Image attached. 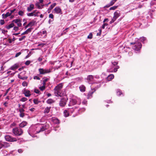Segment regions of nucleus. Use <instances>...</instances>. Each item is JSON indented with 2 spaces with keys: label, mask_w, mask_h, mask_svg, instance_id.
Returning a JSON list of instances; mask_svg holds the SVG:
<instances>
[{
  "label": "nucleus",
  "mask_w": 156,
  "mask_h": 156,
  "mask_svg": "<svg viewBox=\"0 0 156 156\" xmlns=\"http://www.w3.org/2000/svg\"><path fill=\"white\" fill-rule=\"evenodd\" d=\"M49 17L52 19H54V16L52 14H50L49 15Z\"/></svg>",
  "instance_id": "obj_54"
},
{
  "label": "nucleus",
  "mask_w": 156,
  "mask_h": 156,
  "mask_svg": "<svg viewBox=\"0 0 156 156\" xmlns=\"http://www.w3.org/2000/svg\"><path fill=\"white\" fill-rule=\"evenodd\" d=\"M51 108V107H47L44 110V113H48L49 112Z\"/></svg>",
  "instance_id": "obj_29"
},
{
  "label": "nucleus",
  "mask_w": 156,
  "mask_h": 156,
  "mask_svg": "<svg viewBox=\"0 0 156 156\" xmlns=\"http://www.w3.org/2000/svg\"><path fill=\"white\" fill-rule=\"evenodd\" d=\"M83 78L81 77H79L75 78V80L77 81H80Z\"/></svg>",
  "instance_id": "obj_38"
},
{
  "label": "nucleus",
  "mask_w": 156,
  "mask_h": 156,
  "mask_svg": "<svg viewBox=\"0 0 156 156\" xmlns=\"http://www.w3.org/2000/svg\"><path fill=\"white\" fill-rule=\"evenodd\" d=\"M27 98L23 97L20 100V101L22 102H25L27 101Z\"/></svg>",
  "instance_id": "obj_40"
},
{
  "label": "nucleus",
  "mask_w": 156,
  "mask_h": 156,
  "mask_svg": "<svg viewBox=\"0 0 156 156\" xmlns=\"http://www.w3.org/2000/svg\"><path fill=\"white\" fill-rule=\"evenodd\" d=\"M33 102L35 104L37 105L39 103L41 102V101H39L37 99H34L33 100Z\"/></svg>",
  "instance_id": "obj_32"
},
{
  "label": "nucleus",
  "mask_w": 156,
  "mask_h": 156,
  "mask_svg": "<svg viewBox=\"0 0 156 156\" xmlns=\"http://www.w3.org/2000/svg\"><path fill=\"white\" fill-rule=\"evenodd\" d=\"M21 74V73H20ZM18 77L19 79L23 80H26L27 79L28 77L27 76H22L21 74H19L18 75Z\"/></svg>",
  "instance_id": "obj_24"
},
{
  "label": "nucleus",
  "mask_w": 156,
  "mask_h": 156,
  "mask_svg": "<svg viewBox=\"0 0 156 156\" xmlns=\"http://www.w3.org/2000/svg\"><path fill=\"white\" fill-rule=\"evenodd\" d=\"M27 83L26 81H24L22 83V85L23 87H27Z\"/></svg>",
  "instance_id": "obj_42"
},
{
  "label": "nucleus",
  "mask_w": 156,
  "mask_h": 156,
  "mask_svg": "<svg viewBox=\"0 0 156 156\" xmlns=\"http://www.w3.org/2000/svg\"><path fill=\"white\" fill-rule=\"evenodd\" d=\"M55 12L57 14H62V11L60 8L59 7H56L54 9Z\"/></svg>",
  "instance_id": "obj_12"
},
{
  "label": "nucleus",
  "mask_w": 156,
  "mask_h": 156,
  "mask_svg": "<svg viewBox=\"0 0 156 156\" xmlns=\"http://www.w3.org/2000/svg\"><path fill=\"white\" fill-rule=\"evenodd\" d=\"M63 86V83H60L56 86L54 88V94L55 96L57 97H61L62 96L61 93L62 89Z\"/></svg>",
  "instance_id": "obj_2"
},
{
  "label": "nucleus",
  "mask_w": 156,
  "mask_h": 156,
  "mask_svg": "<svg viewBox=\"0 0 156 156\" xmlns=\"http://www.w3.org/2000/svg\"><path fill=\"white\" fill-rule=\"evenodd\" d=\"M27 15L28 16H34V15L33 14V13L32 12L27 13Z\"/></svg>",
  "instance_id": "obj_50"
},
{
  "label": "nucleus",
  "mask_w": 156,
  "mask_h": 156,
  "mask_svg": "<svg viewBox=\"0 0 156 156\" xmlns=\"http://www.w3.org/2000/svg\"><path fill=\"white\" fill-rule=\"evenodd\" d=\"M33 29V28H31V27L28 28L26 31H24V32L23 33L21 34V35H24V34H27L28 33H30L31 31Z\"/></svg>",
  "instance_id": "obj_17"
},
{
  "label": "nucleus",
  "mask_w": 156,
  "mask_h": 156,
  "mask_svg": "<svg viewBox=\"0 0 156 156\" xmlns=\"http://www.w3.org/2000/svg\"><path fill=\"white\" fill-rule=\"evenodd\" d=\"M46 129L45 126L42 124H39L30 128L29 131L33 133H38Z\"/></svg>",
  "instance_id": "obj_1"
},
{
  "label": "nucleus",
  "mask_w": 156,
  "mask_h": 156,
  "mask_svg": "<svg viewBox=\"0 0 156 156\" xmlns=\"http://www.w3.org/2000/svg\"><path fill=\"white\" fill-rule=\"evenodd\" d=\"M85 110V109L84 108H81L79 110L78 109V111H79V112H84Z\"/></svg>",
  "instance_id": "obj_48"
},
{
  "label": "nucleus",
  "mask_w": 156,
  "mask_h": 156,
  "mask_svg": "<svg viewBox=\"0 0 156 156\" xmlns=\"http://www.w3.org/2000/svg\"><path fill=\"white\" fill-rule=\"evenodd\" d=\"M23 94H24L25 96L26 97H29L31 95L30 91L27 90H24Z\"/></svg>",
  "instance_id": "obj_15"
},
{
  "label": "nucleus",
  "mask_w": 156,
  "mask_h": 156,
  "mask_svg": "<svg viewBox=\"0 0 156 156\" xmlns=\"http://www.w3.org/2000/svg\"><path fill=\"white\" fill-rule=\"evenodd\" d=\"M12 22L16 23L18 27H20L22 26V23H21V20L20 19L14 20Z\"/></svg>",
  "instance_id": "obj_10"
},
{
  "label": "nucleus",
  "mask_w": 156,
  "mask_h": 156,
  "mask_svg": "<svg viewBox=\"0 0 156 156\" xmlns=\"http://www.w3.org/2000/svg\"><path fill=\"white\" fill-rule=\"evenodd\" d=\"M24 110L23 108H20L19 109V112L20 113H24Z\"/></svg>",
  "instance_id": "obj_59"
},
{
  "label": "nucleus",
  "mask_w": 156,
  "mask_h": 156,
  "mask_svg": "<svg viewBox=\"0 0 156 156\" xmlns=\"http://www.w3.org/2000/svg\"><path fill=\"white\" fill-rule=\"evenodd\" d=\"M94 76L92 75H89L87 76V80L89 81H92L94 80Z\"/></svg>",
  "instance_id": "obj_16"
},
{
  "label": "nucleus",
  "mask_w": 156,
  "mask_h": 156,
  "mask_svg": "<svg viewBox=\"0 0 156 156\" xmlns=\"http://www.w3.org/2000/svg\"><path fill=\"white\" fill-rule=\"evenodd\" d=\"M114 77V76L113 74H110L107 77V80L108 81H110Z\"/></svg>",
  "instance_id": "obj_27"
},
{
  "label": "nucleus",
  "mask_w": 156,
  "mask_h": 156,
  "mask_svg": "<svg viewBox=\"0 0 156 156\" xmlns=\"http://www.w3.org/2000/svg\"><path fill=\"white\" fill-rule=\"evenodd\" d=\"M108 25V24L107 23H103V25L101 27V28L103 29H104L105 28V27Z\"/></svg>",
  "instance_id": "obj_49"
},
{
  "label": "nucleus",
  "mask_w": 156,
  "mask_h": 156,
  "mask_svg": "<svg viewBox=\"0 0 156 156\" xmlns=\"http://www.w3.org/2000/svg\"><path fill=\"white\" fill-rule=\"evenodd\" d=\"M93 93V92H90L88 94V97L87 98L88 99L92 97L91 96H92Z\"/></svg>",
  "instance_id": "obj_45"
},
{
  "label": "nucleus",
  "mask_w": 156,
  "mask_h": 156,
  "mask_svg": "<svg viewBox=\"0 0 156 156\" xmlns=\"http://www.w3.org/2000/svg\"><path fill=\"white\" fill-rule=\"evenodd\" d=\"M30 61H29V60H28V61H27L26 62H25V64L26 65H29L30 64Z\"/></svg>",
  "instance_id": "obj_60"
},
{
  "label": "nucleus",
  "mask_w": 156,
  "mask_h": 156,
  "mask_svg": "<svg viewBox=\"0 0 156 156\" xmlns=\"http://www.w3.org/2000/svg\"><path fill=\"white\" fill-rule=\"evenodd\" d=\"M119 12L118 11L115 12L114 14L113 18L115 20L119 16Z\"/></svg>",
  "instance_id": "obj_18"
},
{
  "label": "nucleus",
  "mask_w": 156,
  "mask_h": 156,
  "mask_svg": "<svg viewBox=\"0 0 156 156\" xmlns=\"http://www.w3.org/2000/svg\"><path fill=\"white\" fill-rule=\"evenodd\" d=\"M68 109L69 112V113H72L74 112H76L78 111V109H77V108H68Z\"/></svg>",
  "instance_id": "obj_14"
},
{
  "label": "nucleus",
  "mask_w": 156,
  "mask_h": 156,
  "mask_svg": "<svg viewBox=\"0 0 156 156\" xmlns=\"http://www.w3.org/2000/svg\"><path fill=\"white\" fill-rule=\"evenodd\" d=\"M56 5V3H54L52 4L49 7V8L50 9H52L54 7H55Z\"/></svg>",
  "instance_id": "obj_35"
},
{
  "label": "nucleus",
  "mask_w": 156,
  "mask_h": 156,
  "mask_svg": "<svg viewBox=\"0 0 156 156\" xmlns=\"http://www.w3.org/2000/svg\"><path fill=\"white\" fill-rule=\"evenodd\" d=\"M21 54V53L20 52H19L17 53L15 55V57H18V56H19Z\"/></svg>",
  "instance_id": "obj_57"
},
{
  "label": "nucleus",
  "mask_w": 156,
  "mask_h": 156,
  "mask_svg": "<svg viewBox=\"0 0 156 156\" xmlns=\"http://www.w3.org/2000/svg\"><path fill=\"white\" fill-rule=\"evenodd\" d=\"M14 26V24L13 23H12L8 25H6L5 27L9 30L10 28L13 27Z\"/></svg>",
  "instance_id": "obj_23"
},
{
  "label": "nucleus",
  "mask_w": 156,
  "mask_h": 156,
  "mask_svg": "<svg viewBox=\"0 0 156 156\" xmlns=\"http://www.w3.org/2000/svg\"><path fill=\"white\" fill-rule=\"evenodd\" d=\"M49 80V78H47V77H44L43 78V81L45 82L48 81Z\"/></svg>",
  "instance_id": "obj_37"
},
{
  "label": "nucleus",
  "mask_w": 156,
  "mask_h": 156,
  "mask_svg": "<svg viewBox=\"0 0 156 156\" xmlns=\"http://www.w3.org/2000/svg\"><path fill=\"white\" fill-rule=\"evenodd\" d=\"M92 37V34L91 33H90L89 35L87 36V38L88 39H91Z\"/></svg>",
  "instance_id": "obj_51"
},
{
  "label": "nucleus",
  "mask_w": 156,
  "mask_h": 156,
  "mask_svg": "<svg viewBox=\"0 0 156 156\" xmlns=\"http://www.w3.org/2000/svg\"><path fill=\"white\" fill-rule=\"evenodd\" d=\"M40 13L39 12L37 11L35 13V14L34 15V16L35 17L38 16H39V14Z\"/></svg>",
  "instance_id": "obj_47"
},
{
  "label": "nucleus",
  "mask_w": 156,
  "mask_h": 156,
  "mask_svg": "<svg viewBox=\"0 0 156 156\" xmlns=\"http://www.w3.org/2000/svg\"><path fill=\"white\" fill-rule=\"evenodd\" d=\"M34 92L37 94H40V91L38 89H35Z\"/></svg>",
  "instance_id": "obj_56"
},
{
  "label": "nucleus",
  "mask_w": 156,
  "mask_h": 156,
  "mask_svg": "<svg viewBox=\"0 0 156 156\" xmlns=\"http://www.w3.org/2000/svg\"><path fill=\"white\" fill-rule=\"evenodd\" d=\"M44 0H39L38 2H38V4H40V3H42L43 2Z\"/></svg>",
  "instance_id": "obj_61"
},
{
  "label": "nucleus",
  "mask_w": 156,
  "mask_h": 156,
  "mask_svg": "<svg viewBox=\"0 0 156 156\" xmlns=\"http://www.w3.org/2000/svg\"><path fill=\"white\" fill-rule=\"evenodd\" d=\"M12 132L16 136H20L23 133V130L20 128L16 127L12 129Z\"/></svg>",
  "instance_id": "obj_5"
},
{
  "label": "nucleus",
  "mask_w": 156,
  "mask_h": 156,
  "mask_svg": "<svg viewBox=\"0 0 156 156\" xmlns=\"http://www.w3.org/2000/svg\"><path fill=\"white\" fill-rule=\"evenodd\" d=\"M131 44H134L133 46V49L136 51H139L141 48L142 45L140 43L138 42L131 43Z\"/></svg>",
  "instance_id": "obj_6"
},
{
  "label": "nucleus",
  "mask_w": 156,
  "mask_h": 156,
  "mask_svg": "<svg viewBox=\"0 0 156 156\" xmlns=\"http://www.w3.org/2000/svg\"><path fill=\"white\" fill-rule=\"evenodd\" d=\"M140 41L143 43H145L147 42L146 38L145 37H142L140 38Z\"/></svg>",
  "instance_id": "obj_28"
},
{
  "label": "nucleus",
  "mask_w": 156,
  "mask_h": 156,
  "mask_svg": "<svg viewBox=\"0 0 156 156\" xmlns=\"http://www.w3.org/2000/svg\"><path fill=\"white\" fill-rule=\"evenodd\" d=\"M11 14V13L8 12H7L6 14H3L2 15V18L3 19H5L7 17L10 16Z\"/></svg>",
  "instance_id": "obj_19"
},
{
  "label": "nucleus",
  "mask_w": 156,
  "mask_h": 156,
  "mask_svg": "<svg viewBox=\"0 0 156 156\" xmlns=\"http://www.w3.org/2000/svg\"><path fill=\"white\" fill-rule=\"evenodd\" d=\"M122 93L120 90L118 89L117 90V94L118 96H119L121 95V94H122Z\"/></svg>",
  "instance_id": "obj_36"
},
{
  "label": "nucleus",
  "mask_w": 156,
  "mask_h": 156,
  "mask_svg": "<svg viewBox=\"0 0 156 156\" xmlns=\"http://www.w3.org/2000/svg\"><path fill=\"white\" fill-rule=\"evenodd\" d=\"M0 23L2 25L4 24L5 23L4 20H0Z\"/></svg>",
  "instance_id": "obj_55"
},
{
  "label": "nucleus",
  "mask_w": 156,
  "mask_h": 156,
  "mask_svg": "<svg viewBox=\"0 0 156 156\" xmlns=\"http://www.w3.org/2000/svg\"><path fill=\"white\" fill-rule=\"evenodd\" d=\"M117 1V0H112L109 3V4L111 6L112 5Z\"/></svg>",
  "instance_id": "obj_39"
},
{
  "label": "nucleus",
  "mask_w": 156,
  "mask_h": 156,
  "mask_svg": "<svg viewBox=\"0 0 156 156\" xmlns=\"http://www.w3.org/2000/svg\"><path fill=\"white\" fill-rule=\"evenodd\" d=\"M39 89L43 91L45 89V87H44L43 86H40L39 87Z\"/></svg>",
  "instance_id": "obj_41"
},
{
  "label": "nucleus",
  "mask_w": 156,
  "mask_h": 156,
  "mask_svg": "<svg viewBox=\"0 0 156 156\" xmlns=\"http://www.w3.org/2000/svg\"><path fill=\"white\" fill-rule=\"evenodd\" d=\"M20 117L23 118L24 116V113H20Z\"/></svg>",
  "instance_id": "obj_58"
},
{
  "label": "nucleus",
  "mask_w": 156,
  "mask_h": 156,
  "mask_svg": "<svg viewBox=\"0 0 156 156\" xmlns=\"http://www.w3.org/2000/svg\"><path fill=\"white\" fill-rule=\"evenodd\" d=\"M67 101L65 99H61L59 102V105L62 107H63L66 105Z\"/></svg>",
  "instance_id": "obj_9"
},
{
  "label": "nucleus",
  "mask_w": 156,
  "mask_h": 156,
  "mask_svg": "<svg viewBox=\"0 0 156 156\" xmlns=\"http://www.w3.org/2000/svg\"><path fill=\"white\" fill-rule=\"evenodd\" d=\"M7 30H4V29H2V33L3 34H5L7 32Z\"/></svg>",
  "instance_id": "obj_52"
},
{
  "label": "nucleus",
  "mask_w": 156,
  "mask_h": 156,
  "mask_svg": "<svg viewBox=\"0 0 156 156\" xmlns=\"http://www.w3.org/2000/svg\"><path fill=\"white\" fill-rule=\"evenodd\" d=\"M68 29H69V28H66L63 31L62 33V34L63 35V34H66V30H67Z\"/></svg>",
  "instance_id": "obj_53"
},
{
  "label": "nucleus",
  "mask_w": 156,
  "mask_h": 156,
  "mask_svg": "<svg viewBox=\"0 0 156 156\" xmlns=\"http://www.w3.org/2000/svg\"><path fill=\"white\" fill-rule=\"evenodd\" d=\"M5 140L9 142H14L17 140L15 138H13L12 136L7 135L5 136Z\"/></svg>",
  "instance_id": "obj_7"
},
{
  "label": "nucleus",
  "mask_w": 156,
  "mask_h": 156,
  "mask_svg": "<svg viewBox=\"0 0 156 156\" xmlns=\"http://www.w3.org/2000/svg\"><path fill=\"white\" fill-rule=\"evenodd\" d=\"M26 38V36H23L22 37L19 38V40L20 41H23Z\"/></svg>",
  "instance_id": "obj_43"
},
{
  "label": "nucleus",
  "mask_w": 156,
  "mask_h": 156,
  "mask_svg": "<svg viewBox=\"0 0 156 156\" xmlns=\"http://www.w3.org/2000/svg\"><path fill=\"white\" fill-rule=\"evenodd\" d=\"M13 29L15 31H17L19 29V28L18 27H14L13 28Z\"/></svg>",
  "instance_id": "obj_62"
},
{
  "label": "nucleus",
  "mask_w": 156,
  "mask_h": 156,
  "mask_svg": "<svg viewBox=\"0 0 156 156\" xmlns=\"http://www.w3.org/2000/svg\"><path fill=\"white\" fill-rule=\"evenodd\" d=\"M52 120L54 123L58 124L59 123V120L57 118H54Z\"/></svg>",
  "instance_id": "obj_30"
},
{
  "label": "nucleus",
  "mask_w": 156,
  "mask_h": 156,
  "mask_svg": "<svg viewBox=\"0 0 156 156\" xmlns=\"http://www.w3.org/2000/svg\"><path fill=\"white\" fill-rule=\"evenodd\" d=\"M25 11L24 9H22L21 10L19 11L18 12V14L20 16H23L24 14V13Z\"/></svg>",
  "instance_id": "obj_25"
},
{
  "label": "nucleus",
  "mask_w": 156,
  "mask_h": 156,
  "mask_svg": "<svg viewBox=\"0 0 156 156\" xmlns=\"http://www.w3.org/2000/svg\"><path fill=\"white\" fill-rule=\"evenodd\" d=\"M87 101L85 100H84L83 102L82 103L83 105H86L87 104Z\"/></svg>",
  "instance_id": "obj_64"
},
{
  "label": "nucleus",
  "mask_w": 156,
  "mask_h": 156,
  "mask_svg": "<svg viewBox=\"0 0 156 156\" xmlns=\"http://www.w3.org/2000/svg\"><path fill=\"white\" fill-rule=\"evenodd\" d=\"M118 6H113L111 7L109 9L110 10H115L117 8Z\"/></svg>",
  "instance_id": "obj_44"
},
{
  "label": "nucleus",
  "mask_w": 156,
  "mask_h": 156,
  "mask_svg": "<svg viewBox=\"0 0 156 156\" xmlns=\"http://www.w3.org/2000/svg\"><path fill=\"white\" fill-rule=\"evenodd\" d=\"M9 146L10 144L9 143L0 141V149L2 148L7 147Z\"/></svg>",
  "instance_id": "obj_8"
},
{
  "label": "nucleus",
  "mask_w": 156,
  "mask_h": 156,
  "mask_svg": "<svg viewBox=\"0 0 156 156\" xmlns=\"http://www.w3.org/2000/svg\"><path fill=\"white\" fill-rule=\"evenodd\" d=\"M27 124V122L25 121H23L20 124V127H23Z\"/></svg>",
  "instance_id": "obj_26"
},
{
  "label": "nucleus",
  "mask_w": 156,
  "mask_h": 156,
  "mask_svg": "<svg viewBox=\"0 0 156 156\" xmlns=\"http://www.w3.org/2000/svg\"><path fill=\"white\" fill-rule=\"evenodd\" d=\"M41 34L43 35L44 36H45L47 35V32L45 30H44L42 31H41L40 32Z\"/></svg>",
  "instance_id": "obj_33"
},
{
  "label": "nucleus",
  "mask_w": 156,
  "mask_h": 156,
  "mask_svg": "<svg viewBox=\"0 0 156 156\" xmlns=\"http://www.w3.org/2000/svg\"><path fill=\"white\" fill-rule=\"evenodd\" d=\"M116 20L115 19H114V18H113L111 20L110 22V24H111L112 23H113Z\"/></svg>",
  "instance_id": "obj_63"
},
{
  "label": "nucleus",
  "mask_w": 156,
  "mask_h": 156,
  "mask_svg": "<svg viewBox=\"0 0 156 156\" xmlns=\"http://www.w3.org/2000/svg\"><path fill=\"white\" fill-rule=\"evenodd\" d=\"M19 67V65L17 64H15L12 66L10 68V69L12 70H14L17 69Z\"/></svg>",
  "instance_id": "obj_20"
},
{
  "label": "nucleus",
  "mask_w": 156,
  "mask_h": 156,
  "mask_svg": "<svg viewBox=\"0 0 156 156\" xmlns=\"http://www.w3.org/2000/svg\"><path fill=\"white\" fill-rule=\"evenodd\" d=\"M33 78L34 80H40V78L37 76H34Z\"/></svg>",
  "instance_id": "obj_46"
},
{
  "label": "nucleus",
  "mask_w": 156,
  "mask_h": 156,
  "mask_svg": "<svg viewBox=\"0 0 156 156\" xmlns=\"http://www.w3.org/2000/svg\"><path fill=\"white\" fill-rule=\"evenodd\" d=\"M34 5L33 4H31L27 8V11L28 12H31L34 9Z\"/></svg>",
  "instance_id": "obj_13"
},
{
  "label": "nucleus",
  "mask_w": 156,
  "mask_h": 156,
  "mask_svg": "<svg viewBox=\"0 0 156 156\" xmlns=\"http://www.w3.org/2000/svg\"><path fill=\"white\" fill-rule=\"evenodd\" d=\"M47 103L51 104L54 102V101L52 99H49L46 101Z\"/></svg>",
  "instance_id": "obj_31"
},
{
  "label": "nucleus",
  "mask_w": 156,
  "mask_h": 156,
  "mask_svg": "<svg viewBox=\"0 0 156 156\" xmlns=\"http://www.w3.org/2000/svg\"><path fill=\"white\" fill-rule=\"evenodd\" d=\"M40 4H38V2H36L35 5L38 9H41L43 8L45 6V4H44L43 3Z\"/></svg>",
  "instance_id": "obj_11"
},
{
  "label": "nucleus",
  "mask_w": 156,
  "mask_h": 156,
  "mask_svg": "<svg viewBox=\"0 0 156 156\" xmlns=\"http://www.w3.org/2000/svg\"><path fill=\"white\" fill-rule=\"evenodd\" d=\"M80 99L79 98H77L76 99L72 98L70 100L68 105L69 106H71L76 104L80 105Z\"/></svg>",
  "instance_id": "obj_3"
},
{
  "label": "nucleus",
  "mask_w": 156,
  "mask_h": 156,
  "mask_svg": "<svg viewBox=\"0 0 156 156\" xmlns=\"http://www.w3.org/2000/svg\"><path fill=\"white\" fill-rule=\"evenodd\" d=\"M79 89L81 92H84L85 90L86 87L84 85H82L80 86Z\"/></svg>",
  "instance_id": "obj_22"
},
{
  "label": "nucleus",
  "mask_w": 156,
  "mask_h": 156,
  "mask_svg": "<svg viewBox=\"0 0 156 156\" xmlns=\"http://www.w3.org/2000/svg\"><path fill=\"white\" fill-rule=\"evenodd\" d=\"M63 114L64 116L66 117H68L69 115V112L68 108L64 111Z\"/></svg>",
  "instance_id": "obj_21"
},
{
  "label": "nucleus",
  "mask_w": 156,
  "mask_h": 156,
  "mask_svg": "<svg viewBox=\"0 0 156 156\" xmlns=\"http://www.w3.org/2000/svg\"><path fill=\"white\" fill-rule=\"evenodd\" d=\"M34 23L35 22L34 21H31L28 24V26H29V27H31L34 25Z\"/></svg>",
  "instance_id": "obj_34"
},
{
  "label": "nucleus",
  "mask_w": 156,
  "mask_h": 156,
  "mask_svg": "<svg viewBox=\"0 0 156 156\" xmlns=\"http://www.w3.org/2000/svg\"><path fill=\"white\" fill-rule=\"evenodd\" d=\"M51 69H43L40 68L38 69V71L40 75H44L46 74L49 73L51 72Z\"/></svg>",
  "instance_id": "obj_4"
}]
</instances>
